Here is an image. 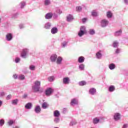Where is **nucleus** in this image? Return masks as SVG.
Wrapping results in <instances>:
<instances>
[{
	"label": "nucleus",
	"mask_w": 128,
	"mask_h": 128,
	"mask_svg": "<svg viewBox=\"0 0 128 128\" xmlns=\"http://www.w3.org/2000/svg\"><path fill=\"white\" fill-rule=\"evenodd\" d=\"M11 98H12V94H9L6 97V100H10Z\"/></svg>",
	"instance_id": "79ce46f5"
},
{
	"label": "nucleus",
	"mask_w": 128,
	"mask_h": 128,
	"mask_svg": "<svg viewBox=\"0 0 128 128\" xmlns=\"http://www.w3.org/2000/svg\"><path fill=\"white\" fill-rule=\"evenodd\" d=\"M14 124V120H10L8 122V124L9 126H12Z\"/></svg>",
	"instance_id": "6ab92c4d"
},
{
	"label": "nucleus",
	"mask_w": 128,
	"mask_h": 128,
	"mask_svg": "<svg viewBox=\"0 0 128 128\" xmlns=\"http://www.w3.org/2000/svg\"><path fill=\"white\" fill-rule=\"evenodd\" d=\"M2 106V101L0 100V108Z\"/></svg>",
	"instance_id": "5fc2aeb1"
},
{
	"label": "nucleus",
	"mask_w": 128,
	"mask_h": 128,
	"mask_svg": "<svg viewBox=\"0 0 128 128\" xmlns=\"http://www.w3.org/2000/svg\"><path fill=\"white\" fill-rule=\"evenodd\" d=\"M28 52V49H23L21 53V56L26 58V54Z\"/></svg>",
	"instance_id": "f257e3e1"
},
{
	"label": "nucleus",
	"mask_w": 128,
	"mask_h": 128,
	"mask_svg": "<svg viewBox=\"0 0 128 128\" xmlns=\"http://www.w3.org/2000/svg\"><path fill=\"white\" fill-rule=\"evenodd\" d=\"M66 42H64V43L62 44H63V47L64 48L66 46Z\"/></svg>",
	"instance_id": "603ef678"
},
{
	"label": "nucleus",
	"mask_w": 128,
	"mask_h": 128,
	"mask_svg": "<svg viewBox=\"0 0 128 128\" xmlns=\"http://www.w3.org/2000/svg\"><path fill=\"white\" fill-rule=\"evenodd\" d=\"M92 16H98V12H92Z\"/></svg>",
	"instance_id": "e433bc0d"
},
{
	"label": "nucleus",
	"mask_w": 128,
	"mask_h": 128,
	"mask_svg": "<svg viewBox=\"0 0 128 128\" xmlns=\"http://www.w3.org/2000/svg\"><path fill=\"white\" fill-rule=\"evenodd\" d=\"M100 52H102V50H100L96 54V56L97 58H102V54H100Z\"/></svg>",
	"instance_id": "4468645a"
},
{
	"label": "nucleus",
	"mask_w": 128,
	"mask_h": 128,
	"mask_svg": "<svg viewBox=\"0 0 128 128\" xmlns=\"http://www.w3.org/2000/svg\"><path fill=\"white\" fill-rule=\"evenodd\" d=\"M108 24V21L104 19L101 21V26L102 28H104L106 26L107 24Z\"/></svg>",
	"instance_id": "7ed1b4c3"
},
{
	"label": "nucleus",
	"mask_w": 128,
	"mask_h": 128,
	"mask_svg": "<svg viewBox=\"0 0 128 128\" xmlns=\"http://www.w3.org/2000/svg\"><path fill=\"white\" fill-rule=\"evenodd\" d=\"M54 122H56V124H58V122H60V118H55Z\"/></svg>",
	"instance_id": "49530a36"
},
{
	"label": "nucleus",
	"mask_w": 128,
	"mask_h": 128,
	"mask_svg": "<svg viewBox=\"0 0 128 128\" xmlns=\"http://www.w3.org/2000/svg\"><path fill=\"white\" fill-rule=\"evenodd\" d=\"M63 84H70V78L66 77L63 78Z\"/></svg>",
	"instance_id": "423d86ee"
},
{
	"label": "nucleus",
	"mask_w": 128,
	"mask_h": 128,
	"mask_svg": "<svg viewBox=\"0 0 128 128\" xmlns=\"http://www.w3.org/2000/svg\"><path fill=\"white\" fill-rule=\"evenodd\" d=\"M42 108L44 109L48 108V104L46 102H44L42 104Z\"/></svg>",
	"instance_id": "aec40b11"
},
{
	"label": "nucleus",
	"mask_w": 128,
	"mask_h": 128,
	"mask_svg": "<svg viewBox=\"0 0 128 128\" xmlns=\"http://www.w3.org/2000/svg\"><path fill=\"white\" fill-rule=\"evenodd\" d=\"M76 124V123L74 124L73 122H71V123L70 124V126H74V124Z\"/></svg>",
	"instance_id": "4d7b16f0"
},
{
	"label": "nucleus",
	"mask_w": 128,
	"mask_h": 128,
	"mask_svg": "<svg viewBox=\"0 0 128 128\" xmlns=\"http://www.w3.org/2000/svg\"><path fill=\"white\" fill-rule=\"evenodd\" d=\"M125 4H128V0H124Z\"/></svg>",
	"instance_id": "13d9d810"
},
{
	"label": "nucleus",
	"mask_w": 128,
	"mask_h": 128,
	"mask_svg": "<svg viewBox=\"0 0 128 128\" xmlns=\"http://www.w3.org/2000/svg\"><path fill=\"white\" fill-rule=\"evenodd\" d=\"M74 20V17L72 16V15L69 14L67 16V20L68 22H70V20Z\"/></svg>",
	"instance_id": "dca6fc26"
},
{
	"label": "nucleus",
	"mask_w": 128,
	"mask_h": 128,
	"mask_svg": "<svg viewBox=\"0 0 128 128\" xmlns=\"http://www.w3.org/2000/svg\"><path fill=\"white\" fill-rule=\"evenodd\" d=\"M48 80L49 82H54V78L52 76H50L48 78Z\"/></svg>",
	"instance_id": "f704fd0d"
},
{
	"label": "nucleus",
	"mask_w": 128,
	"mask_h": 128,
	"mask_svg": "<svg viewBox=\"0 0 128 128\" xmlns=\"http://www.w3.org/2000/svg\"><path fill=\"white\" fill-rule=\"evenodd\" d=\"M51 32L52 34H56L58 32V28H54L51 30Z\"/></svg>",
	"instance_id": "4be33fe9"
},
{
	"label": "nucleus",
	"mask_w": 128,
	"mask_h": 128,
	"mask_svg": "<svg viewBox=\"0 0 128 128\" xmlns=\"http://www.w3.org/2000/svg\"><path fill=\"white\" fill-rule=\"evenodd\" d=\"M79 68H80L81 70H84V65L83 64H81L79 66Z\"/></svg>",
	"instance_id": "58836bf2"
},
{
	"label": "nucleus",
	"mask_w": 128,
	"mask_h": 128,
	"mask_svg": "<svg viewBox=\"0 0 128 128\" xmlns=\"http://www.w3.org/2000/svg\"><path fill=\"white\" fill-rule=\"evenodd\" d=\"M32 103L28 102L26 104L25 108H27V109L32 108Z\"/></svg>",
	"instance_id": "412c9836"
},
{
	"label": "nucleus",
	"mask_w": 128,
	"mask_h": 128,
	"mask_svg": "<svg viewBox=\"0 0 128 128\" xmlns=\"http://www.w3.org/2000/svg\"><path fill=\"white\" fill-rule=\"evenodd\" d=\"M40 86H32V90H34V92H40Z\"/></svg>",
	"instance_id": "6e6552de"
},
{
	"label": "nucleus",
	"mask_w": 128,
	"mask_h": 128,
	"mask_svg": "<svg viewBox=\"0 0 128 128\" xmlns=\"http://www.w3.org/2000/svg\"><path fill=\"white\" fill-rule=\"evenodd\" d=\"M120 53V49H116V54H118Z\"/></svg>",
	"instance_id": "8fccbe9b"
},
{
	"label": "nucleus",
	"mask_w": 128,
	"mask_h": 128,
	"mask_svg": "<svg viewBox=\"0 0 128 128\" xmlns=\"http://www.w3.org/2000/svg\"><path fill=\"white\" fill-rule=\"evenodd\" d=\"M45 18L47 20H50V19L52 18V13H48V14H46Z\"/></svg>",
	"instance_id": "f8f14e48"
},
{
	"label": "nucleus",
	"mask_w": 128,
	"mask_h": 128,
	"mask_svg": "<svg viewBox=\"0 0 128 128\" xmlns=\"http://www.w3.org/2000/svg\"><path fill=\"white\" fill-rule=\"evenodd\" d=\"M21 8H24V7L26 6V2H22L20 3Z\"/></svg>",
	"instance_id": "bb28decb"
},
{
	"label": "nucleus",
	"mask_w": 128,
	"mask_h": 128,
	"mask_svg": "<svg viewBox=\"0 0 128 128\" xmlns=\"http://www.w3.org/2000/svg\"><path fill=\"white\" fill-rule=\"evenodd\" d=\"M20 60V58H16V62H18Z\"/></svg>",
	"instance_id": "6e6d98bb"
},
{
	"label": "nucleus",
	"mask_w": 128,
	"mask_h": 128,
	"mask_svg": "<svg viewBox=\"0 0 128 128\" xmlns=\"http://www.w3.org/2000/svg\"><path fill=\"white\" fill-rule=\"evenodd\" d=\"M50 28V23H47L45 24V28L48 29Z\"/></svg>",
	"instance_id": "4c0bfd02"
},
{
	"label": "nucleus",
	"mask_w": 128,
	"mask_h": 128,
	"mask_svg": "<svg viewBox=\"0 0 128 128\" xmlns=\"http://www.w3.org/2000/svg\"><path fill=\"white\" fill-rule=\"evenodd\" d=\"M5 94H6V93L4 92H0V96H4Z\"/></svg>",
	"instance_id": "37998d69"
},
{
	"label": "nucleus",
	"mask_w": 128,
	"mask_h": 128,
	"mask_svg": "<svg viewBox=\"0 0 128 128\" xmlns=\"http://www.w3.org/2000/svg\"><path fill=\"white\" fill-rule=\"evenodd\" d=\"M36 68V66L34 65H31L30 66V69L31 70H34Z\"/></svg>",
	"instance_id": "ea45409f"
},
{
	"label": "nucleus",
	"mask_w": 128,
	"mask_h": 128,
	"mask_svg": "<svg viewBox=\"0 0 128 128\" xmlns=\"http://www.w3.org/2000/svg\"><path fill=\"white\" fill-rule=\"evenodd\" d=\"M62 58L60 56H58L57 58L56 62L58 64H62Z\"/></svg>",
	"instance_id": "ddd939ff"
},
{
	"label": "nucleus",
	"mask_w": 128,
	"mask_h": 128,
	"mask_svg": "<svg viewBox=\"0 0 128 128\" xmlns=\"http://www.w3.org/2000/svg\"><path fill=\"white\" fill-rule=\"evenodd\" d=\"M86 82L85 81H81L79 82V86H86Z\"/></svg>",
	"instance_id": "c85d7f7f"
},
{
	"label": "nucleus",
	"mask_w": 128,
	"mask_h": 128,
	"mask_svg": "<svg viewBox=\"0 0 128 128\" xmlns=\"http://www.w3.org/2000/svg\"><path fill=\"white\" fill-rule=\"evenodd\" d=\"M35 112H36V114H38V112H40V110H42V109L40 108V106H36L34 108Z\"/></svg>",
	"instance_id": "1a4fd4ad"
},
{
	"label": "nucleus",
	"mask_w": 128,
	"mask_h": 128,
	"mask_svg": "<svg viewBox=\"0 0 128 128\" xmlns=\"http://www.w3.org/2000/svg\"><path fill=\"white\" fill-rule=\"evenodd\" d=\"M54 116L56 118H58L60 116V112L58 110H56L54 112Z\"/></svg>",
	"instance_id": "9d476101"
},
{
	"label": "nucleus",
	"mask_w": 128,
	"mask_h": 128,
	"mask_svg": "<svg viewBox=\"0 0 128 128\" xmlns=\"http://www.w3.org/2000/svg\"><path fill=\"white\" fill-rule=\"evenodd\" d=\"M24 78H26V77H24V75H20L18 77V79L20 80H24Z\"/></svg>",
	"instance_id": "c9c22d12"
},
{
	"label": "nucleus",
	"mask_w": 128,
	"mask_h": 128,
	"mask_svg": "<svg viewBox=\"0 0 128 128\" xmlns=\"http://www.w3.org/2000/svg\"><path fill=\"white\" fill-rule=\"evenodd\" d=\"M84 34H86V32H84L80 30L78 33V36H84Z\"/></svg>",
	"instance_id": "7c9ffc66"
},
{
	"label": "nucleus",
	"mask_w": 128,
	"mask_h": 128,
	"mask_svg": "<svg viewBox=\"0 0 128 128\" xmlns=\"http://www.w3.org/2000/svg\"><path fill=\"white\" fill-rule=\"evenodd\" d=\"M78 62L80 63L84 62V57L82 56H80L78 58Z\"/></svg>",
	"instance_id": "2eb2a0df"
},
{
	"label": "nucleus",
	"mask_w": 128,
	"mask_h": 128,
	"mask_svg": "<svg viewBox=\"0 0 128 128\" xmlns=\"http://www.w3.org/2000/svg\"><path fill=\"white\" fill-rule=\"evenodd\" d=\"M6 40L8 42H10L12 40V33H8L6 35Z\"/></svg>",
	"instance_id": "f03ea898"
},
{
	"label": "nucleus",
	"mask_w": 128,
	"mask_h": 128,
	"mask_svg": "<svg viewBox=\"0 0 128 128\" xmlns=\"http://www.w3.org/2000/svg\"><path fill=\"white\" fill-rule=\"evenodd\" d=\"M13 78H14L15 80L16 79V74H14L13 75Z\"/></svg>",
	"instance_id": "3c124183"
},
{
	"label": "nucleus",
	"mask_w": 128,
	"mask_h": 128,
	"mask_svg": "<svg viewBox=\"0 0 128 128\" xmlns=\"http://www.w3.org/2000/svg\"><path fill=\"white\" fill-rule=\"evenodd\" d=\"M4 124V119L0 120V126H2Z\"/></svg>",
	"instance_id": "2f4dec72"
},
{
	"label": "nucleus",
	"mask_w": 128,
	"mask_h": 128,
	"mask_svg": "<svg viewBox=\"0 0 128 128\" xmlns=\"http://www.w3.org/2000/svg\"><path fill=\"white\" fill-rule=\"evenodd\" d=\"M16 14H13L12 15V18H16Z\"/></svg>",
	"instance_id": "de8ad7c7"
},
{
	"label": "nucleus",
	"mask_w": 128,
	"mask_h": 128,
	"mask_svg": "<svg viewBox=\"0 0 128 128\" xmlns=\"http://www.w3.org/2000/svg\"><path fill=\"white\" fill-rule=\"evenodd\" d=\"M90 34H94V30H90Z\"/></svg>",
	"instance_id": "c03bdc74"
},
{
	"label": "nucleus",
	"mask_w": 128,
	"mask_h": 128,
	"mask_svg": "<svg viewBox=\"0 0 128 128\" xmlns=\"http://www.w3.org/2000/svg\"><path fill=\"white\" fill-rule=\"evenodd\" d=\"M96 92V90L94 88H92L89 90V94H94Z\"/></svg>",
	"instance_id": "9b49d317"
},
{
	"label": "nucleus",
	"mask_w": 128,
	"mask_h": 128,
	"mask_svg": "<svg viewBox=\"0 0 128 128\" xmlns=\"http://www.w3.org/2000/svg\"><path fill=\"white\" fill-rule=\"evenodd\" d=\"M82 22H86V18H84L82 19Z\"/></svg>",
	"instance_id": "09e8293b"
},
{
	"label": "nucleus",
	"mask_w": 128,
	"mask_h": 128,
	"mask_svg": "<svg viewBox=\"0 0 128 128\" xmlns=\"http://www.w3.org/2000/svg\"><path fill=\"white\" fill-rule=\"evenodd\" d=\"M12 104H16V99L12 101Z\"/></svg>",
	"instance_id": "a18cd8bd"
},
{
	"label": "nucleus",
	"mask_w": 128,
	"mask_h": 128,
	"mask_svg": "<svg viewBox=\"0 0 128 128\" xmlns=\"http://www.w3.org/2000/svg\"><path fill=\"white\" fill-rule=\"evenodd\" d=\"M121 34H122V30H120L119 31H118L115 33L116 36H120Z\"/></svg>",
	"instance_id": "a878e982"
},
{
	"label": "nucleus",
	"mask_w": 128,
	"mask_h": 128,
	"mask_svg": "<svg viewBox=\"0 0 128 128\" xmlns=\"http://www.w3.org/2000/svg\"><path fill=\"white\" fill-rule=\"evenodd\" d=\"M80 31L83 32L86 34V27L82 26L80 28Z\"/></svg>",
	"instance_id": "393cba45"
},
{
	"label": "nucleus",
	"mask_w": 128,
	"mask_h": 128,
	"mask_svg": "<svg viewBox=\"0 0 128 128\" xmlns=\"http://www.w3.org/2000/svg\"><path fill=\"white\" fill-rule=\"evenodd\" d=\"M118 42L116 41H114L113 42V46L114 48H118Z\"/></svg>",
	"instance_id": "cd10ccee"
},
{
	"label": "nucleus",
	"mask_w": 128,
	"mask_h": 128,
	"mask_svg": "<svg viewBox=\"0 0 128 128\" xmlns=\"http://www.w3.org/2000/svg\"><path fill=\"white\" fill-rule=\"evenodd\" d=\"M109 68L110 70H114L116 68V65L114 64H111L109 65Z\"/></svg>",
	"instance_id": "5701e85b"
},
{
	"label": "nucleus",
	"mask_w": 128,
	"mask_h": 128,
	"mask_svg": "<svg viewBox=\"0 0 128 128\" xmlns=\"http://www.w3.org/2000/svg\"><path fill=\"white\" fill-rule=\"evenodd\" d=\"M14 62H16V58H15Z\"/></svg>",
	"instance_id": "bf43d9fd"
},
{
	"label": "nucleus",
	"mask_w": 128,
	"mask_h": 128,
	"mask_svg": "<svg viewBox=\"0 0 128 128\" xmlns=\"http://www.w3.org/2000/svg\"><path fill=\"white\" fill-rule=\"evenodd\" d=\"M116 90V88H114V86H111L109 87V92H114Z\"/></svg>",
	"instance_id": "b1692460"
},
{
	"label": "nucleus",
	"mask_w": 128,
	"mask_h": 128,
	"mask_svg": "<svg viewBox=\"0 0 128 128\" xmlns=\"http://www.w3.org/2000/svg\"><path fill=\"white\" fill-rule=\"evenodd\" d=\"M72 106L74 104H78V100L76 99H72L70 102Z\"/></svg>",
	"instance_id": "f3484780"
},
{
	"label": "nucleus",
	"mask_w": 128,
	"mask_h": 128,
	"mask_svg": "<svg viewBox=\"0 0 128 128\" xmlns=\"http://www.w3.org/2000/svg\"><path fill=\"white\" fill-rule=\"evenodd\" d=\"M82 8L80 6H78L76 7V12H82Z\"/></svg>",
	"instance_id": "473e14b6"
},
{
	"label": "nucleus",
	"mask_w": 128,
	"mask_h": 128,
	"mask_svg": "<svg viewBox=\"0 0 128 128\" xmlns=\"http://www.w3.org/2000/svg\"><path fill=\"white\" fill-rule=\"evenodd\" d=\"M44 4L46 6H48V4H50V2L49 0H45Z\"/></svg>",
	"instance_id": "a19ab883"
},
{
	"label": "nucleus",
	"mask_w": 128,
	"mask_h": 128,
	"mask_svg": "<svg viewBox=\"0 0 128 128\" xmlns=\"http://www.w3.org/2000/svg\"><path fill=\"white\" fill-rule=\"evenodd\" d=\"M112 14L111 12H107V18H112Z\"/></svg>",
	"instance_id": "72a5a7b5"
},
{
	"label": "nucleus",
	"mask_w": 128,
	"mask_h": 128,
	"mask_svg": "<svg viewBox=\"0 0 128 128\" xmlns=\"http://www.w3.org/2000/svg\"><path fill=\"white\" fill-rule=\"evenodd\" d=\"M128 128V125L126 124H125L123 126L122 128Z\"/></svg>",
	"instance_id": "864d4df0"
},
{
	"label": "nucleus",
	"mask_w": 128,
	"mask_h": 128,
	"mask_svg": "<svg viewBox=\"0 0 128 128\" xmlns=\"http://www.w3.org/2000/svg\"><path fill=\"white\" fill-rule=\"evenodd\" d=\"M114 120H120V113H116L114 115Z\"/></svg>",
	"instance_id": "39448f33"
},
{
	"label": "nucleus",
	"mask_w": 128,
	"mask_h": 128,
	"mask_svg": "<svg viewBox=\"0 0 128 128\" xmlns=\"http://www.w3.org/2000/svg\"><path fill=\"white\" fill-rule=\"evenodd\" d=\"M56 58H58V56L56 54H52L50 58V60L51 62H56Z\"/></svg>",
	"instance_id": "0eeeda50"
},
{
	"label": "nucleus",
	"mask_w": 128,
	"mask_h": 128,
	"mask_svg": "<svg viewBox=\"0 0 128 128\" xmlns=\"http://www.w3.org/2000/svg\"><path fill=\"white\" fill-rule=\"evenodd\" d=\"M40 86V82L36 81L34 82V86Z\"/></svg>",
	"instance_id": "c756f323"
},
{
	"label": "nucleus",
	"mask_w": 128,
	"mask_h": 128,
	"mask_svg": "<svg viewBox=\"0 0 128 128\" xmlns=\"http://www.w3.org/2000/svg\"><path fill=\"white\" fill-rule=\"evenodd\" d=\"M98 122H100V119L98 118H95L93 119V124H98Z\"/></svg>",
	"instance_id": "a211bd4d"
},
{
	"label": "nucleus",
	"mask_w": 128,
	"mask_h": 128,
	"mask_svg": "<svg viewBox=\"0 0 128 128\" xmlns=\"http://www.w3.org/2000/svg\"><path fill=\"white\" fill-rule=\"evenodd\" d=\"M52 92H54V90L52 88H49L47 89L46 91V96H50Z\"/></svg>",
	"instance_id": "20e7f679"
}]
</instances>
